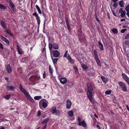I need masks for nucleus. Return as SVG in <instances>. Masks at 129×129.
I'll use <instances>...</instances> for the list:
<instances>
[{
  "instance_id": "nucleus-1",
  "label": "nucleus",
  "mask_w": 129,
  "mask_h": 129,
  "mask_svg": "<svg viewBox=\"0 0 129 129\" xmlns=\"http://www.w3.org/2000/svg\"><path fill=\"white\" fill-rule=\"evenodd\" d=\"M19 88L20 91L24 94L25 96L28 99L33 103L34 102V99L31 98L28 92L26 91V89L23 88L21 83L19 84Z\"/></svg>"
},
{
  "instance_id": "nucleus-2",
  "label": "nucleus",
  "mask_w": 129,
  "mask_h": 129,
  "mask_svg": "<svg viewBox=\"0 0 129 129\" xmlns=\"http://www.w3.org/2000/svg\"><path fill=\"white\" fill-rule=\"evenodd\" d=\"M122 91L126 92L127 91V87L125 83L123 82L120 81L118 83Z\"/></svg>"
},
{
  "instance_id": "nucleus-3",
  "label": "nucleus",
  "mask_w": 129,
  "mask_h": 129,
  "mask_svg": "<svg viewBox=\"0 0 129 129\" xmlns=\"http://www.w3.org/2000/svg\"><path fill=\"white\" fill-rule=\"evenodd\" d=\"M93 53L94 56V58L97 64L100 66H101V64L100 60L99 58L96 51L95 50H94L93 51Z\"/></svg>"
},
{
  "instance_id": "nucleus-4",
  "label": "nucleus",
  "mask_w": 129,
  "mask_h": 129,
  "mask_svg": "<svg viewBox=\"0 0 129 129\" xmlns=\"http://www.w3.org/2000/svg\"><path fill=\"white\" fill-rule=\"evenodd\" d=\"M87 90L86 94L93 93V88L91 84L89 82L87 83Z\"/></svg>"
},
{
  "instance_id": "nucleus-5",
  "label": "nucleus",
  "mask_w": 129,
  "mask_h": 129,
  "mask_svg": "<svg viewBox=\"0 0 129 129\" xmlns=\"http://www.w3.org/2000/svg\"><path fill=\"white\" fill-rule=\"evenodd\" d=\"M93 93H90L87 94V96L88 98L89 99L90 102L92 104H93L95 103L94 99L92 95Z\"/></svg>"
},
{
  "instance_id": "nucleus-6",
  "label": "nucleus",
  "mask_w": 129,
  "mask_h": 129,
  "mask_svg": "<svg viewBox=\"0 0 129 129\" xmlns=\"http://www.w3.org/2000/svg\"><path fill=\"white\" fill-rule=\"evenodd\" d=\"M122 75L124 80L129 85V78L125 73L122 74Z\"/></svg>"
},
{
  "instance_id": "nucleus-7",
  "label": "nucleus",
  "mask_w": 129,
  "mask_h": 129,
  "mask_svg": "<svg viewBox=\"0 0 129 129\" xmlns=\"http://www.w3.org/2000/svg\"><path fill=\"white\" fill-rule=\"evenodd\" d=\"M53 56L55 57H58L60 54V52L57 50H53Z\"/></svg>"
},
{
  "instance_id": "nucleus-8",
  "label": "nucleus",
  "mask_w": 129,
  "mask_h": 129,
  "mask_svg": "<svg viewBox=\"0 0 129 129\" xmlns=\"http://www.w3.org/2000/svg\"><path fill=\"white\" fill-rule=\"evenodd\" d=\"M67 27L69 31H70L71 29L70 26V24L69 23V19L67 17H65Z\"/></svg>"
},
{
  "instance_id": "nucleus-9",
  "label": "nucleus",
  "mask_w": 129,
  "mask_h": 129,
  "mask_svg": "<svg viewBox=\"0 0 129 129\" xmlns=\"http://www.w3.org/2000/svg\"><path fill=\"white\" fill-rule=\"evenodd\" d=\"M41 101H40L39 102V104L40 107L41 109H42V107H43L44 108H46L48 106L47 104L45 102H43L42 104V105H41Z\"/></svg>"
},
{
  "instance_id": "nucleus-10",
  "label": "nucleus",
  "mask_w": 129,
  "mask_h": 129,
  "mask_svg": "<svg viewBox=\"0 0 129 129\" xmlns=\"http://www.w3.org/2000/svg\"><path fill=\"white\" fill-rule=\"evenodd\" d=\"M112 12L113 13V15L115 16H116L119 13V12L118 9H111Z\"/></svg>"
},
{
  "instance_id": "nucleus-11",
  "label": "nucleus",
  "mask_w": 129,
  "mask_h": 129,
  "mask_svg": "<svg viewBox=\"0 0 129 129\" xmlns=\"http://www.w3.org/2000/svg\"><path fill=\"white\" fill-rule=\"evenodd\" d=\"M119 13H121L120 16L122 17H124L125 15L126 12L124 10H123L122 9H120L119 11Z\"/></svg>"
},
{
  "instance_id": "nucleus-12",
  "label": "nucleus",
  "mask_w": 129,
  "mask_h": 129,
  "mask_svg": "<svg viewBox=\"0 0 129 129\" xmlns=\"http://www.w3.org/2000/svg\"><path fill=\"white\" fill-rule=\"evenodd\" d=\"M78 125L79 126H82L84 128L87 127V124L84 120H83L79 123H78Z\"/></svg>"
},
{
  "instance_id": "nucleus-13",
  "label": "nucleus",
  "mask_w": 129,
  "mask_h": 129,
  "mask_svg": "<svg viewBox=\"0 0 129 129\" xmlns=\"http://www.w3.org/2000/svg\"><path fill=\"white\" fill-rule=\"evenodd\" d=\"M66 108L68 109H69L70 108L72 105V103L69 100H68L67 101Z\"/></svg>"
},
{
  "instance_id": "nucleus-14",
  "label": "nucleus",
  "mask_w": 129,
  "mask_h": 129,
  "mask_svg": "<svg viewBox=\"0 0 129 129\" xmlns=\"http://www.w3.org/2000/svg\"><path fill=\"white\" fill-rule=\"evenodd\" d=\"M6 70L7 72L9 73H10L12 72V67L10 66L9 64L7 65L6 66Z\"/></svg>"
},
{
  "instance_id": "nucleus-15",
  "label": "nucleus",
  "mask_w": 129,
  "mask_h": 129,
  "mask_svg": "<svg viewBox=\"0 0 129 129\" xmlns=\"http://www.w3.org/2000/svg\"><path fill=\"white\" fill-rule=\"evenodd\" d=\"M59 80L61 84H64L66 83L67 79L66 78H62L60 79Z\"/></svg>"
},
{
  "instance_id": "nucleus-16",
  "label": "nucleus",
  "mask_w": 129,
  "mask_h": 129,
  "mask_svg": "<svg viewBox=\"0 0 129 129\" xmlns=\"http://www.w3.org/2000/svg\"><path fill=\"white\" fill-rule=\"evenodd\" d=\"M16 47L17 51L18 54H22L23 53L22 52H23V51L21 49L20 47L18 45H16Z\"/></svg>"
},
{
  "instance_id": "nucleus-17",
  "label": "nucleus",
  "mask_w": 129,
  "mask_h": 129,
  "mask_svg": "<svg viewBox=\"0 0 129 129\" xmlns=\"http://www.w3.org/2000/svg\"><path fill=\"white\" fill-rule=\"evenodd\" d=\"M1 25L4 29H7L6 24V23L3 21H0Z\"/></svg>"
},
{
  "instance_id": "nucleus-18",
  "label": "nucleus",
  "mask_w": 129,
  "mask_h": 129,
  "mask_svg": "<svg viewBox=\"0 0 129 129\" xmlns=\"http://www.w3.org/2000/svg\"><path fill=\"white\" fill-rule=\"evenodd\" d=\"M67 59L70 63L72 64H73L74 63V60L72 59L69 55L67 57Z\"/></svg>"
},
{
  "instance_id": "nucleus-19",
  "label": "nucleus",
  "mask_w": 129,
  "mask_h": 129,
  "mask_svg": "<svg viewBox=\"0 0 129 129\" xmlns=\"http://www.w3.org/2000/svg\"><path fill=\"white\" fill-rule=\"evenodd\" d=\"M6 88L8 89L12 90L14 91V90L16 89V87L15 86H6Z\"/></svg>"
},
{
  "instance_id": "nucleus-20",
  "label": "nucleus",
  "mask_w": 129,
  "mask_h": 129,
  "mask_svg": "<svg viewBox=\"0 0 129 129\" xmlns=\"http://www.w3.org/2000/svg\"><path fill=\"white\" fill-rule=\"evenodd\" d=\"M81 28H80V30H78V38L79 40H80L81 39L80 38L82 35V31L81 30Z\"/></svg>"
},
{
  "instance_id": "nucleus-21",
  "label": "nucleus",
  "mask_w": 129,
  "mask_h": 129,
  "mask_svg": "<svg viewBox=\"0 0 129 129\" xmlns=\"http://www.w3.org/2000/svg\"><path fill=\"white\" fill-rule=\"evenodd\" d=\"M1 38L3 41L9 44V41L7 38L3 37V36H1Z\"/></svg>"
},
{
  "instance_id": "nucleus-22",
  "label": "nucleus",
  "mask_w": 129,
  "mask_h": 129,
  "mask_svg": "<svg viewBox=\"0 0 129 129\" xmlns=\"http://www.w3.org/2000/svg\"><path fill=\"white\" fill-rule=\"evenodd\" d=\"M50 111L53 114L56 112L57 111L56 108L55 107H53L50 110Z\"/></svg>"
},
{
  "instance_id": "nucleus-23",
  "label": "nucleus",
  "mask_w": 129,
  "mask_h": 129,
  "mask_svg": "<svg viewBox=\"0 0 129 129\" xmlns=\"http://www.w3.org/2000/svg\"><path fill=\"white\" fill-rule=\"evenodd\" d=\"M99 46V47L100 49L101 50H104L103 46V45L101 43L100 41H98Z\"/></svg>"
},
{
  "instance_id": "nucleus-24",
  "label": "nucleus",
  "mask_w": 129,
  "mask_h": 129,
  "mask_svg": "<svg viewBox=\"0 0 129 129\" xmlns=\"http://www.w3.org/2000/svg\"><path fill=\"white\" fill-rule=\"evenodd\" d=\"M119 4L121 7L123 8L124 7V3L123 0H121L119 2Z\"/></svg>"
},
{
  "instance_id": "nucleus-25",
  "label": "nucleus",
  "mask_w": 129,
  "mask_h": 129,
  "mask_svg": "<svg viewBox=\"0 0 129 129\" xmlns=\"http://www.w3.org/2000/svg\"><path fill=\"white\" fill-rule=\"evenodd\" d=\"M5 31L9 35H10L11 36H14V35H13L11 33V31L10 30H8V29H5Z\"/></svg>"
},
{
  "instance_id": "nucleus-26",
  "label": "nucleus",
  "mask_w": 129,
  "mask_h": 129,
  "mask_svg": "<svg viewBox=\"0 0 129 129\" xmlns=\"http://www.w3.org/2000/svg\"><path fill=\"white\" fill-rule=\"evenodd\" d=\"M49 118H48L45 119L44 121H42L41 123L42 124H46L47 125V122L49 121Z\"/></svg>"
},
{
  "instance_id": "nucleus-27",
  "label": "nucleus",
  "mask_w": 129,
  "mask_h": 129,
  "mask_svg": "<svg viewBox=\"0 0 129 129\" xmlns=\"http://www.w3.org/2000/svg\"><path fill=\"white\" fill-rule=\"evenodd\" d=\"M53 48L55 49H58L59 47L58 44L56 43H54L53 44Z\"/></svg>"
},
{
  "instance_id": "nucleus-28",
  "label": "nucleus",
  "mask_w": 129,
  "mask_h": 129,
  "mask_svg": "<svg viewBox=\"0 0 129 129\" xmlns=\"http://www.w3.org/2000/svg\"><path fill=\"white\" fill-rule=\"evenodd\" d=\"M101 78L103 82L105 83H106L108 80L106 78L104 77L103 76H101Z\"/></svg>"
},
{
  "instance_id": "nucleus-29",
  "label": "nucleus",
  "mask_w": 129,
  "mask_h": 129,
  "mask_svg": "<svg viewBox=\"0 0 129 129\" xmlns=\"http://www.w3.org/2000/svg\"><path fill=\"white\" fill-rule=\"evenodd\" d=\"M114 34H117L118 33V30L116 28H114L111 30Z\"/></svg>"
},
{
  "instance_id": "nucleus-30",
  "label": "nucleus",
  "mask_w": 129,
  "mask_h": 129,
  "mask_svg": "<svg viewBox=\"0 0 129 129\" xmlns=\"http://www.w3.org/2000/svg\"><path fill=\"white\" fill-rule=\"evenodd\" d=\"M81 67L83 70H85L87 69L88 68L87 66H86L85 64H82L81 65Z\"/></svg>"
},
{
  "instance_id": "nucleus-31",
  "label": "nucleus",
  "mask_w": 129,
  "mask_h": 129,
  "mask_svg": "<svg viewBox=\"0 0 129 129\" xmlns=\"http://www.w3.org/2000/svg\"><path fill=\"white\" fill-rule=\"evenodd\" d=\"M11 94H9L4 96V98L6 100H8L11 98Z\"/></svg>"
},
{
  "instance_id": "nucleus-32",
  "label": "nucleus",
  "mask_w": 129,
  "mask_h": 129,
  "mask_svg": "<svg viewBox=\"0 0 129 129\" xmlns=\"http://www.w3.org/2000/svg\"><path fill=\"white\" fill-rule=\"evenodd\" d=\"M52 60H53V62L54 64H56L57 61L58 59L57 58H55L53 59V57L52 58Z\"/></svg>"
},
{
  "instance_id": "nucleus-33",
  "label": "nucleus",
  "mask_w": 129,
  "mask_h": 129,
  "mask_svg": "<svg viewBox=\"0 0 129 129\" xmlns=\"http://www.w3.org/2000/svg\"><path fill=\"white\" fill-rule=\"evenodd\" d=\"M68 113V115L71 116H72L73 115V112L72 110L69 111Z\"/></svg>"
},
{
  "instance_id": "nucleus-34",
  "label": "nucleus",
  "mask_w": 129,
  "mask_h": 129,
  "mask_svg": "<svg viewBox=\"0 0 129 129\" xmlns=\"http://www.w3.org/2000/svg\"><path fill=\"white\" fill-rule=\"evenodd\" d=\"M48 46L49 49L51 50L52 49V47H53V45L50 43H49L48 44Z\"/></svg>"
},
{
  "instance_id": "nucleus-35",
  "label": "nucleus",
  "mask_w": 129,
  "mask_h": 129,
  "mask_svg": "<svg viewBox=\"0 0 129 129\" xmlns=\"http://www.w3.org/2000/svg\"><path fill=\"white\" fill-rule=\"evenodd\" d=\"M111 90H107L105 92V93L106 94L109 95L111 93Z\"/></svg>"
},
{
  "instance_id": "nucleus-36",
  "label": "nucleus",
  "mask_w": 129,
  "mask_h": 129,
  "mask_svg": "<svg viewBox=\"0 0 129 129\" xmlns=\"http://www.w3.org/2000/svg\"><path fill=\"white\" fill-rule=\"evenodd\" d=\"M37 19V21L38 23V24H39L40 23L41 20H40V18L39 16L37 17L36 18Z\"/></svg>"
},
{
  "instance_id": "nucleus-37",
  "label": "nucleus",
  "mask_w": 129,
  "mask_h": 129,
  "mask_svg": "<svg viewBox=\"0 0 129 129\" xmlns=\"http://www.w3.org/2000/svg\"><path fill=\"white\" fill-rule=\"evenodd\" d=\"M9 3L10 4V5L11 8H14V6L12 2L11 1H10Z\"/></svg>"
},
{
  "instance_id": "nucleus-38",
  "label": "nucleus",
  "mask_w": 129,
  "mask_h": 129,
  "mask_svg": "<svg viewBox=\"0 0 129 129\" xmlns=\"http://www.w3.org/2000/svg\"><path fill=\"white\" fill-rule=\"evenodd\" d=\"M34 99L36 100H38L39 99H40L41 98V96H36L34 98Z\"/></svg>"
},
{
  "instance_id": "nucleus-39",
  "label": "nucleus",
  "mask_w": 129,
  "mask_h": 129,
  "mask_svg": "<svg viewBox=\"0 0 129 129\" xmlns=\"http://www.w3.org/2000/svg\"><path fill=\"white\" fill-rule=\"evenodd\" d=\"M49 71L50 73H51V74H52L53 72V70H52L51 67L50 66H49Z\"/></svg>"
},
{
  "instance_id": "nucleus-40",
  "label": "nucleus",
  "mask_w": 129,
  "mask_h": 129,
  "mask_svg": "<svg viewBox=\"0 0 129 129\" xmlns=\"http://www.w3.org/2000/svg\"><path fill=\"white\" fill-rule=\"evenodd\" d=\"M77 118V120L78 122V123H79L81 122V121L82 120V119L79 116Z\"/></svg>"
},
{
  "instance_id": "nucleus-41",
  "label": "nucleus",
  "mask_w": 129,
  "mask_h": 129,
  "mask_svg": "<svg viewBox=\"0 0 129 129\" xmlns=\"http://www.w3.org/2000/svg\"><path fill=\"white\" fill-rule=\"evenodd\" d=\"M124 38L125 39H127L129 38V34H128L126 35Z\"/></svg>"
},
{
  "instance_id": "nucleus-42",
  "label": "nucleus",
  "mask_w": 129,
  "mask_h": 129,
  "mask_svg": "<svg viewBox=\"0 0 129 129\" xmlns=\"http://www.w3.org/2000/svg\"><path fill=\"white\" fill-rule=\"evenodd\" d=\"M126 30V29H121V33H124Z\"/></svg>"
},
{
  "instance_id": "nucleus-43",
  "label": "nucleus",
  "mask_w": 129,
  "mask_h": 129,
  "mask_svg": "<svg viewBox=\"0 0 129 129\" xmlns=\"http://www.w3.org/2000/svg\"><path fill=\"white\" fill-rule=\"evenodd\" d=\"M33 15H34V16H35L36 17V18L37 17V16L38 17L39 16H38V14H37V12H36L35 13H34L33 14Z\"/></svg>"
},
{
  "instance_id": "nucleus-44",
  "label": "nucleus",
  "mask_w": 129,
  "mask_h": 129,
  "mask_svg": "<svg viewBox=\"0 0 129 129\" xmlns=\"http://www.w3.org/2000/svg\"><path fill=\"white\" fill-rule=\"evenodd\" d=\"M125 10L127 11L128 10H129V9H125ZM126 15L129 17V11L127 12L126 14Z\"/></svg>"
},
{
  "instance_id": "nucleus-45",
  "label": "nucleus",
  "mask_w": 129,
  "mask_h": 129,
  "mask_svg": "<svg viewBox=\"0 0 129 129\" xmlns=\"http://www.w3.org/2000/svg\"><path fill=\"white\" fill-rule=\"evenodd\" d=\"M41 115V112L40 110H39L38 111L37 114V115L38 116H39Z\"/></svg>"
},
{
  "instance_id": "nucleus-46",
  "label": "nucleus",
  "mask_w": 129,
  "mask_h": 129,
  "mask_svg": "<svg viewBox=\"0 0 129 129\" xmlns=\"http://www.w3.org/2000/svg\"><path fill=\"white\" fill-rule=\"evenodd\" d=\"M68 52L67 51H66V52L63 56V57H67Z\"/></svg>"
},
{
  "instance_id": "nucleus-47",
  "label": "nucleus",
  "mask_w": 129,
  "mask_h": 129,
  "mask_svg": "<svg viewBox=\"0 0 129 129\" xmlns=\"http://www.w3.org/2000/svg\"><path fill=\"white\" fill-rule=\"evenodd\" d=\"M117 5H118V3H114V4L113 5V6L114 7H116L117 6Z\"/></svg>"
},
{
  "instance_id": "nucleus-48",
  "label": "nucleus",
  "mask_w": 129,
  "mask_h": 129,
  "mask_svg": "<svg viewBox=\"0 0 129 129\" xmlns=\"http://www.w3.org/2000/svg\"><path fill=\"white\" fill-rule=\"evenodd\" d=\"M0 48L2 49H3V45L1 43H0Z\"/></svg>"
},
{
  "instance_id": "nucleus-49",
  "label": "nucleus",
  "mask_w": 129,
  "mask_h": 129,
  "mask_svg": "<svg viewBox=\"0 0 129 129\" xmlns=\"http://www.w3.org/2000/svg\"><path fill=\"white\" fill-rule=\"evenodd\" d=\"M107 16L109 19L111 20V18L110 17V15H109V13H107Z\"/></svg>"
},
{
  "instance_id": "nucleus-50",
  "label": "nucleus",
  "mask_w": 129,
  "mask_h": 129,
  "mask_svg": "<svg viewBox=\"0 0 129 129\" xmlns=\"http://www.w3.org/2000/svg\"><path fill=\"white\" fill-rule=\"evenodd\" d=\"M95 18L96 19V20L97 21H98L100 24V23H101L100 21V20H99V19L97 17H95Z\"/></svg>"
},
{
  "instance_id": "nucleus-51",
  "label": "nucleus",
  "mask_w": 129,
  "mask_h": 129,
  "mask_svg": "<svg viewBox=\"0 0 129 129\" xmlns=\"http://www.w3.org/2000/svg\"><path fill=\"white\" fill-rule=\"evenodd\" d=\"M38 10V13L40 14H41V11L40 9H37Z\"/></svg>"
},
{
  "instance_id": "nucleus-52",
  "label": "nucleus",
  "mask_w": 129,
  "mask_h": 129,
  "mask_svg": "<svg viewBox=\"0 0 129 129\" xmlns=\"http://www.w3.org/2000/svg\"><path fill=\"white\" fill-rule=\"evenodd\" d=\"M96 127L98 129H101V127L98 124L96 125Z\"/></svg>"
},
{
  "instance_id": "nucleus-53",
  "label": "nucleus",
  "mask_w": 129,
  "mask_h": 129,
  "mask_svg": "<svg viewBox=\"0 0 129 129\" xmlns=\"http://www.w3.org/2000/svg\"><path fill=\"white\" fill-rule=\"evenodd\" d=\"M46 73H45V71H44V73L43 74V78H45V77H46Z\"/></svg>"
},
{
  "instance_id": "nucleus-54",
  "label": "nucleus",
  "mask_w": 129,
  "mask_h": 129,
  "mask_svg": "<svg viewBox=\"0 0 129 129\" xmlns=\"http://www.w3.org/2000/svg\"><path fill=\"white\" fill-rule=\"evenodd\" d=\"M0 8H5V7L4 6L0 4Z\"/></svg>"
},
{
  "instance_id": "nucleus-55",
  "label": "nucleus",
  "mask_w": 129,
  "mask_h": 129,
  "mask_svg": "<svg viewBox=\"0 0 129 129\" xmlns=\"http://www.w3.org/2000/svg\"><path fill=\"white\" fill-rule=\"evenodd\" d=\"M126 106L127 108V109L128 111H129V107L128 105L127 104H126Z\"/></svg>"
},
{
  "instance_id": "nucleus-56",
  "label": "nucleus",
  "mask_w": 129,
  "mask_h": 129,
  "mask_svg": "<svg viewBox=\"0 0 129 129\" xmlns=\"http://www.w3.org/2000/svg\"><path fill=\"white\" fill-rule=\"evenodd\" d=\"M45 51H46V48L45 47H44L43 48L42 50V52H44Z\"/></svg>"
},
{
  "instance_id": "nucleus-57",
  "label": "nucleus",
  "mask_w": 129,
  "mask_h": 129,
  "mask_svg": "<svg viewBox=\"0 0 129 129\" xmlns=\"http://www.w3.org/2000/svg\"><path fill=\"white\" fill-rule=\"evenodd\" d=\"M47 125H46V124H45V125L44 126H43V128H42V129H45L46 128V126H47Z\"/></svg>"
},
{
  "instance_id": "nucleus-58",
  "label": "nucleus",
  "mask_w": 129,
  "mask_h": 129,
  "mask_svg": "<svg viewBox=\"0 0 129 129\" xmlns=\"http://www.w3.org/2000/svg\"><path fill=\"white\" fill-rule=\"evenodd\" d=\"M125 20V18L122 19L120 20V21L122 22L123 21H124Z\"/></svg>"
},
{
  "instance_id": "nucleus-59",
  "label": "nucleus",
  "mask_w": 129,
  "mask_h": 129,
  "mask_svg": "<svg viewBox=\"0 0 129 129\" xmlns=\"http://www.w3.org/2000/svg\"><path fill=\"white\" fill-rule=\"evenodd\" d=\"M97 28L98 30V31L99 32H100V30L99 28V27L98 26H97Z\"/></svg>"
},
{
  "instance_id": "nucleus-60",
  "label": "nucleus",
  "mask_w": 129,
  "mask_h": 129,
  "mask_svg": "<svg viewBox=\"0 0 129 129\" xmlns=\"http://www.w3.org/2000/svg\"><path fill=\"white\" fill-rule=\"evenodd\" d=\"M5 79L7 81H8L9 80V78L8 77H5Z\"/></svg>"
},
{
  "instance_id": "nucleus-61",
  "label": "nucleus",
  "mask_w": 129,
  "mask_h": 129,
  "mask_svg": "<svg viewBox=\"0 0 129 129\" xmlns=\"http://www.w3.org/2000/svg\"><path fill=\"white\" fill-rule=\"evenodd\" d=\"M94 115L96 118H98V116L97 115L96 113L94 114Z\"/></svg>"
},
{
  "instance_id": "nucleus-62",
  "label": "nucleus",
  "mask_w": 129,
  "mask_h": 129,
  "mask_svg": "<svg viewBox=\"0 0 129 129\" xmlns=\"http://www.w3.org/2000/svg\"><path fill=\"white\" fill-rule=\"evenodd\" d=\"M94 15H95V17H97V14H96V10H95V14H94Z\"/></svg>"
},
{
  "instance_id": "nucleus-63",
  "label": "nucleus",
  "mask_w": 129,
  "mask_h": 129,
  "mask_svg": "<svg viewBox=\"0 0 129 129\" xmlns=\"http://www.w3.org/2000/svg\"><path fill=\"white\" fill-rule=\"evenodd\" d=\"M118 0H112V2H114V3H116V2Z\"/></svg>"
},
{
  "instance_id": "nucleus-64",
  "label": "nucleus",
  "mask_w": 129,
  "mask_h": 129,
  "mask_svg": "<svg viewBox=\"0 0 129 129\" xmlns=\"http://www.w3.org/2000/svg\"><path fill=\"white\" fill-rule=\"evenodd\" d=\"M125 8H129V5H128Z\"/></svg>"
}]
</instances>
